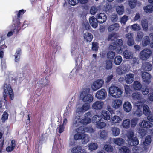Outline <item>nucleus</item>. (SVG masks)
<instances>
[{"mask_svg":"<svg viewBox=\"0 0 153 153\" xmlns=\"http://www.w3.org/2000/svg\"><path fill=\"white\" fill-rule=\"evenodd\" d=\"M82 59L81 57H79V61L76 60V68L73 69L71 72V74L69 76V78L71 79H75L77 75H80L82 72Z\"/></svg>","mask_w":153,"mask_h":153,"instance_id":"1","label":"nucleus"},{"mask_svg":"<svg viewBox=\"0 0 153 153\" xmlns=\"http://www.w3.org/2000/svg\"><path fill=\"white\" fill-rule=\"evenodd\" d=\"M25 11L23 9L21 10L18 11H16L15 13L16 16H15L13 18V22L14 26L15 27V30H16L17 32L20 29V22L19 18L22 15L25 13Z\"/></svg>","mask_w":153,"mask_h":153,"instance_id":"2","label":"nucleus"},{"mask_svg":"<svg viewBox=\"0 0 153 153\" xmlns=\"http://www.w3.org/2000/svg\"><path fill=\"white\" fill-rule=\"evenodd\" d=\"M3 95L4 98H6L7 96L9 95L10 99L13 100L14 97V93L10 85L5 83L3 87Z\"/></svg>","mask_w":153,"mask_h":153,"instance_id":"3","label":"nucleus"},{"mask_svg":"<svg viewBox=\"0 0 153 153\" xmlns=\"http://www.w3.org/2000/svg\"><path fill=\"white\" fill-rule=\"evenodd\" d=\"M71 53L76 61V60L79 61V57L82 59L81 56L79 54V48L77 44L76 43H73L71 44Z\"/></svg>","mask_w":153,"mask_h":153,"instance_id":"4","label":"nucleus"},{"mask_svg":"<svg viewBox=\"0 0 153 153\" xmlns=\"http://www.w3.org/2000/svg\"><path fill=\"white\" fill-rule=\"evenodd\" d=\"M110 94L114 98L120 97L122 94L120 88L115 86H111L109 88Z\"/></svg>","mask_w":153,"mask_h":153,"instance_id":"5","label":"nucleus"},{"mask_svg":"<svg viewBox=\"0 0 153 153\" xmlns=\"http://www.w3.org/2000/svg\"><path fill=\"white\" fill-rule=\"evenodd\" d=\"M123 45V41L121 39L116 40L109 47V48L111 50H116L117 51L118 50H119L118 52H121L122 50L121 48V47Z\"/></svg>","mask_w":153,"mask_h":153,"instance_id":"6","label":"nucleus"},{"mask_svg":"<svg viewBox=\"0 0 153 153\" xmlns=\"http://www.w3.org/2000/svg\"><path fill=\"white\" fill-rule=\"evenodd\" d=\"M134 132L132 131H129L127 134V141L128 144L131 146L137 145L139 144L138 138L134 137Z\"/></svg>","mask_w":153,"mask_h":153,"instance_id":"7","label":"nucleus"},{"mask_svg":"<svg viewBox=\"0 0 153 153\" xmlns=\"http://www.w3.org/2000/svg\"><path fill=\"white\" fill-rule=\"evenodd\" d=\"M80 99L84 102H87L89 103L91 102L93 100V97L91 94H88L86 91H82L80 94Z\"/></svg>","mask_w":153,"mask_h":153,"instance_id":"8","label":"nucleus"},{"mask_svg":"<svg viewBox=\"0 0 153 153\" xmlns=\"http://www.w3.org/2000/svg\"><path fill=\"white\" fill-rule=\"evenodd\" d=\"M142 107L143 113L147 117V119L150 121L153 122V114L152 113L149 106L146 104H143V103Z\"/></svg>","mask_w":153,"mask_h":153,"instance_id":"9","label":"nucleus"},{"mask_svg":"<svg viewBox=\"0 0 153 153\" xmlns=\"http://www.w3.org/2000/svg\"><path fill=\"white\" fill-rule=\"evenodd\" d=\"M81 117L80 115H76L73 117L70 127L71 130L75 129V128H78L81 124Z\"/></svg>","mask_w":153,"mask_h":153,"instance_id":"10","label":"nucleus"},{"mask_svg":"<svg viewBox=\"0 0 153 153\" xmlns=\"http://www.w3.org/2000/svg\"><path fill=\"white\" fill-rule=\"evenodd\" d=\"M49 82V81L48 80V77H46L45 78L41 79H40L37 83L36 84V87H38L37 90L36 91V94L39 92L41 90V88L47 85Z\"/></svg>","mask_w":153,"mask_h":153,"instance_id":"11","label":"nucleus"},{"mask_svg":"<svg viewBox=\"0 0 153 153\" xmlns=\"http://www.w3.org/2000/svg\"><path fill=\"white\" fill-rule=\"evenodd\" d=\"M152 53V51L150 49L146 48L140 52V58L142 60H146L150 57Z\"/></svg>","mask_w":153,"mask_h":153,"instance_id":"12","label":"nucleus"},{"mask_svg":"<svg viewBox=\"0 0 153 153\" xmlns=\"http://www.w3.org/2000/svg\"><path fill=\"white\" fill-rule=\"evenodd\" d=\"M103 84V80L98 79L93 83L91 86L92 89L94 91H95L101 88Z\"/></svg>","mask_w":153,"mask_h":153,"instance_id":"13","label":"nucleus"},{"mask_svg":"<svg viewBox=\"0 0 153 153\" xmlns=\"http://www.w3.org/2000/svg\"><path fill=\"white\" fill-rule=\"evenodd\" d=\"M90 108V105L89 103H85L82 106H79L77 108L76 112L78 114L84 113L88 110Z\"/></svg>","mask_w":153,"mask_h":153,"instance_id":"14","label":"nucleus"},{"mask_svg":"<svg viewBox=\"0 0 153 153\" xmlns=\"http://www.w3.org/2000/svg\"><path fill=\"white\" fill-rule=\"evenodd\" d=\"M107 93L105 90L101 89L98 90L96 93L95 97L97 99L104 100L106 97Z\"/></svg>","mask_w":153,"mask_h":153,"instance_id":"15","label":"nucleus"},{"mask_svg":"<svg viewBox=\"0 0 153 153\" xmlns=\"http://www.w3.org/2000/svg\"><path fill=\"white\" fill-rule=\"evenodd\" d=\"M43 135H42L40 137L39 141L37 143L35 146L36 153H41L42 148V142L43 141L45 138Z\"/></svg>","mask_w":153,"mask_h":153,"instance_id":"16","label":"nucleus"},{"mask_svg":"<svg viewBox=\"0 0 153 153\" xmlns=\"http://www.w3.org/2000/svg\"><path fill=\"white\" fill-rule=\"evenodd\" d=\"M71 152L73 153H86V151L82 149V146L77 145L73 147L71 150Z\"/></svg>","mask_w":153,"mask_h":153,"instance_id":"17","label":"nucleus"},{"mask_svg":"<svg viewBox=\"0 0 153 153\" xmlns=\"http://www.w3.org/2000/svg\"><path fill=\"white\" fill-rule=\"evenodd\" d=\"M143 80L145 83L149 84L150 82L151 76L150 74L146 72H144L142 74Z\"/></svg>","mask_w":153,"mask_h":153,"instance_id":"18","label":"nucleus"},{"mask_svg":"<svg viewBox=\"0 0 153 153\" xmlns=\"http://www.w3.org/2000/svg\"><path fill=\"white\" fill-rule=\"evenodd\" d=\"M143 105L142 102H138L136 105L137 108V110L135 111L134 114V115L140 117L142 114V113L141 110V108Z\"/></svg>","mask_w":153,"mask_h":153,"instance_id":"19","label":"nucleus"},{"mask_svg":"<svg viewBox=\"0 0 153 153\" xmlns=\"http://www.w3.org/2000/svg\"><path fill=\"white\" fill-rule=\"evenodd\" d=\"M134 75L129 73L127 74L125 76L126 82L128 84H131L134 80Z\"/></svg>","mask_w":153,"mask_h":153,"instance_id":"20","label":"nucleus"},{"mask_svg":"<svg viewBox=\"0 0 153 153\" xmlns=\"http://www.w3.org/2000/svg\"><path fill=\"white\" fill-rule=\"evenodd\" d=\"M97 17L98 22L100 23H103L105 22L107 18L105 14L102 13L97 14Z\"/></svg>","mask_w":153,"mask_h":153,"instance_id":"21","label":"nucleus"},{"mask_svg":"<svg viewBox=\"0 0 153 153\" xmlns=\"http://www.w3.org/2000/svg\"><path fill=\"white\" fill-rule=\"evenodd\" d=\"M73 110V107L71 104H69L67 106L66 109L65 110L64 116L66 117H69L71 112Z\"/></svg>","mask_w":153,"mask_h":153,"instance_id":"22","label":"nucleus"},{"mask_svg":"<svg viewBox=\"0 0 153 153\" xmlns=\"http://www.w3.org/2000/svg\"><path fill=\"white\" fill-rule=\"evenodd\" d=\"M104 105V103L102 101H97L92 105V107L95 110H100L102 109Z\"/></svg>","mask_w":153,"mask_h":153,"instance_id":"23","label":"nucleus"},{"mask_svg":"<svg viewBox=\"0 0 153 153\" xmlns=\"http://www.w3.org/2000/svg\"><path fill=\"white\" fill-rule=\"evenodd\" d=\"M132 97L134 100L138 101L139 102H142L141 101L143 100L142 95L140 93L134 92L132 94Z\"/></svg>","mask_w":153,"mask_h":153,"instance_id":"24","label":"nucleus"},{"mask_svg":"<svg viewBox=\"0 0 153 153\" xmlns=\"http://www.w3.org/2000/svg\"><path fill=\"white\" fill-rule=\"evenodd\" d=\"M142 68L144 71H150L152 69V66L151 63L146 62L143 64Z\"/></svg>","mask_w":153,"mask_h":153,"instance_id":"25","label":"nucleus"},{"mask_svg":"<svg viewBox=\"0 0 153 153\" xmlns=\"http://www.w3.org/2000/svg\"><path fill=\"white\" fill-rule=\"evenodd\" d=\"M139 125L143 128H149L152 127V124L150 122L143 120L142 122L139 123Z\"/></svg>","mask_w":153,"mask_h":153,"instance_id":"26","label":"nucleus"},{"mask_svg":"<svg viewBox=\"0 0 153 153\" xmlns=\"http://www.w3.org/2000/svg\"><path fill=\"white\" fill-rule=\"evenodd\" d=\"M123 54L124 57L127 59H132L134 56V53L132 52L127 50L123 52Z\"/></svg>","mask_w":153,"mask_h":153,"instance_id":"27","label":"nucleus"},{"mask_svg":"<svg viewBox=\"0 0 153 153\" xmlns=\"http://www.w3.org/2000/svg\"><path fill=\"white\" fill-rule=\"evenodd\" d=\"M89 22L93 28H96L98 26V20L94 16H92L89 18Z\"/></svg>","mask_w":153,"mask_h":153,"instance_id":"28","label":"nucleus"},{"mask_svg":"<svg viewBox=\"0 0 153 153\" xmlns=\"http://www.w3.org/2000/svg\"><path fill=\"white\" fill-rule=\"evenodd\" d=\"M122 104V101L119 99H116L113 100L112 103L113 108L116 109L119 108Z\"/></svg>","mask_w":153,"mask_h":153,"instance_id":"29","label":"nucleus"},{"mask_svg":"<svg viewBox=\"0 0 153 153\" xmlns=\"http://www.w3.org/2000/svg\"><path fill=\"white\" fill-rule=\"evenodd\" d=\"M123 107L124 110L127 112H129L131 111L132 108L131 104L128 101L125 102L123 105Z\"/></svg>","mask_w":153,"mask_h":153,"instance_id":"30","label":"nucleus"},{"mask_svg":"<svg viewBox=\"0 0 153 153\" xmlns=\"http://www.w3.org/2000/svg\"><path fill=\"white\" fill-rule=\"evenodd\" d=\"M88 130V128H85L84 126H81L80 127H78V128H75L73 130L75 131L78 133H81V134H84V133L87 131Z\"/></svg>","mask_w":153,"mask_h":153,"instance_id":"31","label":"nucleus"},{"mask_svg":"<svg viewBox=\"0 0 153 153\" xmlns=\"http://www.w3.org/2000/svg\"><path fill=\"white\" fill-rule=\"evenodd\" d=\"M102 118L99 119L98 121L96 122V127L99 129H102L106 126L105 123L101 122Z\"/></svg>","mask_w":153,"mask_h":153,"instance_id":"32","label":"nucleus"},{"mask_svg":"<svg viewBox=\"0 0 153 153\" xmlns=\"http://www.w3.org/2000/svg\"><path fill=\"white\" fill-rule=\"evenodd\" d=\"M119 24L117 23H115L110 25L108 27V30L109 32H111L113 30L117 31L119 29Z\"/></svg>","mask_w":153,"mask_h":153,"instance_id":"33","label":"nucleus"},{"mask_svg":"<svg viewBox=\"0 0 153 153\" xmlns=\"http://www.w3.org/2000/svg\"><path fill=\"white\" fill-rule=\"evenodd\" d=\"M6 98L1 99L0 101V113L2 112L6 108Z\"/></svg>","mask_w":153,"mask_h":153,"instance_id":"34","label":"nucleus"},{"mask_svg":"<svg viewBox=\"0 0 153 153\" xmlns=\"http://www.w3.org/2000/svg\"><path fill=\"white\" fill-rule=\"evenodd\" d=\"M142 84L138 81H135L133 85V88L135 90L140 91L142 87Z\"/></svg>","mask_w":153,"mask_h":153,"instance_id":"35","label":"nucleus"},{"mask_svg":"<svg viewBox=\"0 0 153 153\" xmlns=\"http://www.w3.org/2000/svg\"><path fill=\"white\" fill-rule=\"evenodd\" d=\"M83 36L85 40L88 42H90L92 40L93 38L92 34L88 32L85 33Z\"/></svg>","mask_w":153,"mask_h":153,"instance_id":"36","label":"nucleus"},{"mask_svg":"<svg viewBox=\"0 0 153 153\" xmlns=\"http://www.w3.org/2000/svg\"><path fill=\"white\" fill-rule=\"evenodd\" d=\"M16 145L15 141L13 140L11 141V145L7 147L6 148V150L8 152H10L13 150L15 148Z\"/></svg>","mask_w":153,"mask_h":153,"instance_id":"37","label":"nucleus"},{"mask_svg":"<svg viewBox=\"0 0 153 153\" xmlns=\"http://www.w3.org/2000/svg\"><path fill=\"white\" fill-rule=\"evenodd\" d=\"M130 120L129 119H126L123 122L122 126L124 128H128L130 126Z\"/></svg>","mask_w":153,"mask_h":153,"instance_id":"38","label":"nucleus"},{"mask_svg":"<svg viewBox=\"0 0 153 153\" xmlns=\"http://www.w3.org/2000/svg\"><path fill=\"white\" fill-rule=\"evenodd\" d=\"M121 120V119L118 116L115 115L112 117L110 121L112 123H116L120 122Z\"/></svg>","mask_w":153,"mask_h":153,"instance_id":"39","label":"nucleus"},{"mask_svg":"<svg viewBox=\"0 0 153 153\" xmlns=\"http://www.w3.org/2000/svg\"><path fill=\"white\" fill-rule=\"evenodd\" d=\"M4 55V53L3 51H0V58L1 59L2 68V69H5L6 68V65L5 60L3 58Z\"/></svg>","mask_w":153,"mask_h":153,"instance_id":"40","label":"nucleus"},{"mask_svg":"<svg viewBox=\"0 0 153 153\" xmlns=\"http://www.w3.org/2000/svg\"><path fill=\"white\" fill-rule=\"evenodd\" d=\"M114 142L116 144L120 146L123 144L124 142V140L121 138H117L113 139Z\"/></svg>","mask_w":153,"mask_h":153,"instance_id":"41","label":"nucleus"},{"mask_svg":"<svg viewBox=\"0 0 153 153\" xmlns=\"http://www.w3.org/2000/svg\"><path fill=\"white\" fill-rule=\"evenodd\" d=\"M102 115L103 118L105 120H108L110 119V114L107 111L104 110L102 112Z\"/></svg>","mask_w":153,"mask_h":153,"instance_id":"42","label":"nucleus"},{"mask_svg":"<svg viewBox=\"0 0 153 153\" xmlns=\"http://www.w3.org/2000/svg\"><path fill=\"white\" fill-rule=\"evenodd\" d=\"M91 118L88 117H84V118L81 119V124L84 125H86L91 123Z\"/></svg>","mask_w":153,"mask_h":153,"instance_id":"43","label":"nucleus"},{"mask_svg":"<svg viewBox=\"0 0 153 153\" xmlns=\"http://www.w3.org/2000/svg\"><path fill=\"white\" fill-rule=\"evenodd\" d=\"M111 131L112 132V134L114 136H118L120 132V129L117 127H112L111 129Z\"/></svg>","mask_w":153,"mask_h":153,"instance_id":"44","label":"nucleus"},{"mask_svg":"<svg viewBox=\"0 0 153 153\" xmlns=\"http://www.w3.org/2000/svg\"><path fill=\"white\" fill-rule=\"evenodd\" d=\"M142 27L145 31H146L148 28V24L147 20L146 19L142 20L141 21Z\"/></svg>","mask_w":153,"mask_h":153,"instance_id":"45","label":"nucleus"},{"mask_svg":"<svg viewBox=\"0 0 153 153\" xmlns=\"http://www.w3.org/2000/svg\"><path fill=\"white\" fill-rule=\"evenodd\" d=\"M88 147L89 150L92 151L93 150H95L98 147L97 143H92L88 144Z\"/></svg>","mask_w":153,"mask_h":153,"instance_id":"46","label":"nucleus"},{"mask_svg":"<svg viewBox=\"0 0 153 153\" xmlns=\"http://www.w3.org/2000/svg\"><path fill=\"white\" fill-rule=\"evenodd\" d=\"M122 61V59L120 56H117L115 57L114 59V62L116 65H118L120 64Z\"/></svg>","mask_w":153,"mask_h":153,"instance_id":"47","label":"nucleus"},{"mask_svg":"<svg viewBox=\"0 0 153 153\" xmlns=\"http://www.w3.org/2000/svg\"><path fill=\"white\" fill-rule=\"evenodd\" d=\"M82 139V143L83 144H85L87 143L89 140V137L87 134H83Z\"/></svg>","mask_w":153,"mask_h":153,"instance_id":"48","label":"nucleus"},{"mask_svg":"<svg viewBox=\"0 0 153 153\" xmlns=\"http://www.w3.org/2000/svg\"><path fill=\"white\" fill-rule=\"evenodd\" d=\"M150 40L149 37L148 36L145 37L142 41V45L143 47L147 46L150 43Z\"/></svg>","mask_w":153,"mask_h":153,"instance_id":"49","label":"nucleus"},{"mask_svg":"<svg viewBox=\"0 0 153 153\" xmlns=\"http://www.w3.org/2000/svg\"><path fill=\"white\" fill-rule=\"evenodd\" d=\"M145 11L147 13H151L153 11V6L152 5H148L144 7Z\"/></svg>","mask_w":153,"mask_h":153,"instance_id":"50","label":"nucleus"},{"mask_svg":"<svg viewBox=\"0 0 153 153\" xmlns=\"http://www.w3.org/2000/svg\"><path fill=\"white\" fill-rule=\"evenodd\" d=\"M119 152L123 153H129L130 150L128 147L123 146L120 148Z\"/></svg>","mask_w":153,"mask_h":153,"instance_id":"51","label":"nucleus"},{"mask_svg":"<svg viewBox=\"0 0 153 153\" xmlns=\"http://www.w3.org/2000/svg\"><path fill=\"white\" fill-rule=\"evenodd\" d=\"M112 9V7L111 5H109L108 4H105L103 8V10L105 11L106 13H108Z\"/></svg>","mask_w":153,"mask_h":153,"instance_id":"52","label":"nucleus"},{"mask_svg":"<svg viewBox=\"0 0 153 153\" xmlns=\"http://www.w3.org/2000/svg\"><path fill=\"white\" fill-rule=\"evenodd\" d=\"M131 28L132 30L137 31L140 30L141 29L140 26L137 24H134L131 25Z\"/></svg>","mask_w":153,"mask_h":153,"instance_id":"53","label":"nucleus"},{"mask_svg":"<svg viewBox=\"0 0 153 153\" xmlns=\"http://www.w3.org/2000/svg\"><path fill=\"white\" fill-rule=\"evenodd\" d=\"M65 128V126L63 125H58L56 129V131L59 133L61 134L64 132Z\"/></svg>","mask_w":153,"mask_h":153,"instance_id":"54","label":"nucleus"},{"mask_svg":"<svg viewBox=\"0 0 153 153\" xmlns=\"http://www.w3.org/2000/svg\"><path fill=\"white\" fill-rule=\"evenodd\" d=\"M140 91L141 92L143 95H146L148 94L149 92V90L147 87L145 86H143Z\"/></svg>","mask_w":153,"mask_h":153,"instance_id":"55","label":"nucleus"},{"mask_svg":"<svg viewBox=\"0 0 153 153\" xmlns=\"http://www.w3.org/2000/svg\"><path fill=\"white\" fill-rule=\"evenodd\" d=\"M99 48V44L97 42H93L92 43V49L95 52L98 51Z\"/></svg>","mask_w":153,"mask_h":153,"instance_id":"56","label":"nucleus"},{"mask_svg":"<svg viewBox=\"0 0 153 153\" xmlns=\"http://www.w3.org/2000/svg\"><path fill=\"white\" fill-rule=\"evenodd\" d=\"M9 82L12 83H14L18 79V78L16 77L15 76L13 75L10 74L8 76Z\"/></svg>","mask_w":153,"mask_h":153,"instance_id":"57","label":"nucleus"},{"mask_svg":"<svg viewBox=\"0 0 153 153\" xmlns=\"http://www.w3.org/2000/svg\"><path fill=\"white\" fill-rule=\"evenodd\" d=\"M115 55V52L109 51L107 53V57L108 59H112L114 57Z\"/></svg>","mask_w":153,"mask_h":153,"instance_id":"58","label":"nucleus"},{"mask_svg":"<svg viewBox=\"0 0 153 153\" xmlns=\"http://www.w3.org/2000/svg\"><path fill=\"white\" fill-rule=\"evenodd\" d=\"M104 149L108 152H111L113 150V147L110 144H105L104 146Z\"/></svg>","mask_w":153,"mask_h":153,"instance_id":"59","label":"nucleus"},{"mask_svg":"<svg viewBox=\"0 0 153 153\" xmlns=\"http://www.w3.org/2000/svg\"><path fill=\"white\" fill-rule=\"evenodd\" d=\"M137 0H129V5L131 9L134 8L136 4Z\"/></svg>","mask_w":153,"mask_h":153,"instance_id":"60","label":"nucleus"},{"mask_svg":"<svg viewBox=\"0 0 153 153\" xmlns=\"http://www.w3.org/2000/svg\"><path fill=\"white\" fill-rule=\"evenodd\" d=\"M8 114L7 113V111H6L4 112L2 116L1 119L2 122L3 123L6 120L8 119Z\"/></svg>","mask_w":153,"mask_h":153,"instance_id":"61","label":"nucleus"},{"mask_svg":"<svg viewBox=\"0 0 153 153\" xmlns=\"http://www.w3.org/2000/svg\"><path fill=\"white\" fill-rule=\"evenodd\" d=\"M112 67V63L111 61L107 60L106 61L105 68L107 70L111 69Z\"/></svg>","mask_w":153,"mask_h":153,"instance_id":"62","label":"nucleus"},{"mask_svg":"<svg viewBox=\"0 0 153 153\" xmlns=\"http://www.w3.org/2000/svg\"><path fill=\"white\" fill-rule=\"evenodd\" d=\"M124 8V7L123 6H120L117 7L116 10L119 14L122 15L123 13Z\"/></svg>","mask_w":153,"mask_h":153,"instance_id":"63","label":"nucleus"},{"mask_svg":"<svg viewBox=\"0 0 153 153\" xmlns=\"http://www.w3.org/2000/svg\"><path fill=\"white\" fill-rule=\"evenodd\" d=\"M133 153H141L142 152L143 149L138 146H135L132 149Z\"/></svg>","mask_w":153,"mask_h":153,"instance_id":"64","label":"nucleus"}]
</instances>
